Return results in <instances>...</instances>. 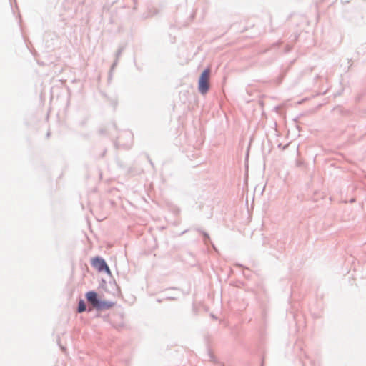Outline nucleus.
I'll return each instance as SVG.
<instances>
[{
  "label": "nucleus",
  "mask_w": 366,
  "mask_h": 366,
  "mask_svg": "<svg viewBox=\"0 0 366 366\" xmlns=\"http://www.w3.org/2000/svg\"><path fill=\"white\" fill-rule=\"evenodd\" d=\"M92 264L99 272L105 271L107 274H111V271L107 264H106L105 261L100 257H95L92 259Z\"/></svg>",
  "instance_id": "obj_3"
},
{
  "label": "nucleus",
  "mask_w": 366,
  "mask_h": 366,
  "mask_svg": "<svg viewBox=\"0 0 366 366\" xmlns=\"http://www.w3.org/2000/svg\"><path fill=\"white\" fill-rule=\"evenodd\" d=\"M87 300L97 309H109L114 306V303L109 301H99L95 292H88L86 295Z\"/></svg>",
  "instance_id": "obj_1"
},
{
  "label": "nucleus",
  "mask_w": 366,
  "mask_h": 366,
  "mask_svg": "<svg viewBox=\"0 0 366 366\" xmlns=\"http://www.w3.org/2000/svg\"><path fill=\"white\" fill-rule=\"evenodd\" d=\"M210 74L211 69L209 68H207L203 71L199 76L198 89L202 94H205L209 91Z\"/></svg>",
  "instance_id": "obj_2"
},
{
  "label": "nucleus",
  "mask_w": 366,
  "mask_h": 366,
  "mask_svg": "<svg viewBox=\"0 0 366 366\" xmlns=\"http://www.w3.org/2000/svg\"><path fill=\"white\" fill-rule=\"evenodd\" d=\"M86 310V305H85V303L84 302L83 300H81L79 302V306H78V312H82Z\"/></svg>",
  "instance_id": "obj_4"
}]
</instances>
